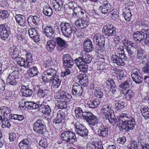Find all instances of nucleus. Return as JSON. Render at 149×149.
<instances>
[{"label":"nucleus","mask_w":149,"mask_h":149,"mask_svg":"<svg viewBox=\"0 0 149 149\" xmlns=\"http://www.w3.org/2000/svg\"><path fill=\"white\" fill-rule=\"evenodd\" d=\"M97 145V146L95 143H88L86 145L87 149H103L102 146Z\"/></svg>","instance_id":"46"},{"label":"nucleus","mask_w":149,"mask_h":149,"mask_svg":"<svg viewBox=\"0 0 149 149\" xmlns=\"http://www.w3.org/2000/svg\"><path fill=\"white\" fill-rule=\"evenodd\" d=\"M111 106L108 105H104L102 108V112L106 113H110L111 111Z\"/></svg>","instance_id":"58"},{"label":"nucleus","mask_w":149,"mask_h":149,"mask_svg":"<svg viewBox=\"0 0 149 149\" xmlns=\"http://www.w3.org/2000/svg\"><path fill=\"white\" fill-rule=\"evenodd\" d=\"M56 46L55 41L53 40H49L47 42L46 48L48 51H51L54 50Z\"/></svg>","instance_id":"38"},{"label":"nucleus","mask_w":149,"mask_h":149,"mask_svg":"<svg viewBox=\"0 0 149 149\" xmlns=\"http://www.w3.org/2000/svg\"><path fill=\"white\" fill-rule=\"evenodd\" d=\"M95 44V49L96 50L100 51L102 49L104 46V42H102L100 41V42L94 43Z\"/></svg>","instance_id":"63"},{"label":"nucleus","mask_w":149,"mask_h":149,"mask_svg":"<svg viewBox=\"0 0 149 149\" xmlns=\"http://www.w3.org/2000/svg\"><path fill=\"white\" fill-rule=\"evenodd\" d=\"M19 75L17 70L13 71L9 74L7 78V83L12 85H15L17 84Z\"/></svg>","instance_id":"10"},{"label":"nucleus","mask_w":149,"mask_h":149,"mask_svg":"<svg viewBox=\"0 0 149 149\" xmlns=\"http://www.w3.org/2000/svg\"><path fill=\"white\" fill-rule=\"evenodd\" d=\"M131 73V76L132 78H134V77H136V76H139V75L141 74L140 72L139 71L135 68H134L132 70Z\"/></svg>","instance_id":"60"},{"label":"nucleus","mask_w":149,"mask_h":149,"mask_svg":"<svg viewBox=\"0 0 149 149\" xmlns=\"http://www.w3.org/2000/svg\"><path fill=\"white\" fill-rule=\"evenodd\" d=\"M130 9V8L126 7L123 11L122 15L124 17L125 20L127 21H130L132 16Z\"/></svg>","instance_id":"32"},{"label":"nucleus","mask_w":149,"mask_h":149,"mask_svg":"<svg viewBox=\"0 0 149 149\" xmlns=\"http://www.w3.org/2000/svg\"><path fill=\"white\" fill-rule=\"evenodd\" d=\"M93 41L94 43L100 42V41H102V42H104V37L99 33L96 34L94 35Z\"/></svg>","instance_id":"44"},{"label":"nucleus","mask_w":149,"mask_h":149,"mask_svg":"<svg viewBox=\"0 0 149 149\" xmlns=\"http://www.w3.org/2000/svg\"><path fill=\"white\" fill-rule=\"evenodd\" d=\"M10 31L6 24L0 25V37L2 40L6 43L10 40Z\"/></svg>","instance_id":"9"},{"label":"nucleus","mask_w":149,"mask_h":149,"mask_svg":"<svg viewBox=\"0 0 149 149\" xmlns=\"http://www.w3.org/2000/svg\"><path fill=\"white\" fill-rule=\"evenodd\" d=\"M133 35L134 40L138 42H141L144 39L146 36L145 43L146 44L149 43V30L142 29L140 31L135 32L133 33Z\"/></svg>","instance_id":"4"},{"label":"nucleus","mask_w":149,"mask_h":149,"mask_svg":"<svg viewBox=\"0 0 149 149\" xmlns=\"http://www.w3.org/2000/svg\"><path fill=\"white\" fill-rule=\"evenodd\" d=\"M122 123L119 126L120 131L123 132H128L130 130L134 129L136 125L135 119L132 117H130L123 121Z\"/></svg>","instance_id":"2"},{"label":"nucleus","mask_w":149,"mask_h":149,"mask_svg":"<svg viewBox=\"0 0 149 149\" xmlns=\"http://www.w3.org/2000/svg\"><path fill=\"white\" fill-rule=\"evenodd\" d=\"M83 46L86 52H89L93 50L92 43L90 40H87L85 41L83 43Z\"/></svg>","instance_id":"27"},{"label":"nucleus","mask_w":149,"mask_h":149,"mask_svg":"<svg viewBox=\"0 0 149 149\" xmlns=\"http://www.w3.org/2000/svg\"><path fill=\"white\" fill-rule=\"evenodd\" d=\"M39 145L40 147L42 148L47 147L48 146V143L46 139L44 138H42L39 141Z\"/></svg>","instance_id":"53"},{"label":"nucleus","mask_w":149,"mask_h":149,"mask_svg":"<svg viewBox=\"0 0 149 149\" xmlns=\"http://www.w3.org/2000/svg\"><path fill=\"white\" fill-rule=\"evenodd\" d=\"M17 22L20 26H24L26 25V17L22 15L18 14L15 16Z\"/></svg>","instance_id":"26"},{"label":"nucleus","mask_w":149,"mask_h":149,"mask_svg":"<svg viewBox=\"0 0 149 149\" xmlns=\"http://www.w3.org/2000/svg\"><path fill=\"white\" fill-rule=\"evenodd\" d=\"M28 71L29 75L32 77L37 75L38 72L37 68L36 66L30 68Z\"/></svg>","instance_id":"47"},{"label":"nucleus","mask_w":149,"mask_h":149,"mask_svg":"<svg viewBox=\"0 0 149 149\" xmlns=\"http://www.w3.org/2000/svg\"><path fill=\"white\" fill-rule=\"evenodd\" d=\"M100 100L95 99L87 102V107L91 108H95L98 106L100 103Z\"/></svg>","instance_id":"25"},{"label":"nucleus","mask_w":149,"mask_h":149,"mask_svg":"<svg viewBox=\"0 0 149 149\" xmlns=\"http://www.w3.org/2000/svg\"><path fill=\"white\" fill-rule=\"evenodd\" d=\"M33 130L39 135L44 134L46 132V126L43 122L38 119L33 125Z\"/></svg>","instance_id":"5"},{"label":"nucleus","mask_w":149,"mask_h":149,"mask_svg":"<svg viewBox=\"0 0 149 149\" xmlns=\"http://www.w3.org/2000/svg\"><path fill=\"white\" fill-rule=\"evenodd\" d=\"M52 59L50 57L43 62L42 65L43 67L47 68L51 67L52 65Z\"/></svg>","instance_id":"48"},{"label":"nucleus","mask_w":149,"mask_h":149,"mask_svg":"<svg viewBox=\"0 0 149 149\" xmlns=\"http://www.w3.org/2000/svg\"><path fill=\"white\" fill-rule=\"evenodd\" d=\"M42 12L45 15L48 17L51 16L53 13L52 8L47 6H45L43 7Z\"/></svg>","instance_id":"36"},{"label":"nucleus","mask_w":149,"mask_h":149,"mask_svg":"<svg viewBox=\"0 0 149 149\" xmlns=\"http://www.w3.org/2000/svg\"><path fill=\"white\" fill-rule=\"evenodd\" d=\"M46 103L44 101L43 103L40 105L39 110L43 113L48 115L51 112V109L50 107L48 105H46Z\"/></svg>","instance_id":"24"},{"label":"nucleus","mask_w":149,"mask_h":149,"mask_svg":"<svg viewBox=\"0 0 149 149\" xmlns=\"http://www.w3.org/2000/svg\"><path fill=\"white\" fill-rule=\"evenodd\" d=\"M26 60L31 66L33 61L32 54L30 52H28L26 53Z\"/></svg>","instance_id":"59"},{"label":"nucleus","mask_w":149,"mask_h":149,"mask_svg":"<svg viewBox=\"0 0 149 149\" xmlns=\"http://www.w3.org/2000/svg\"><path fill=\"white\" fill-rule=\"evenodd\" d=\"M123 59L126 60L127 57L125 54V52L123 49L118 48L117 49L115 55H112V60L114 63H116L118 65L123 66L125 62Z\"/></svg>","instance_id":"1"},{"label":"nucleus","mask_w":149,"mask_h":149,"mask_svg":"<svg viewBox=\"0 0 149 149\" xmlns=\"http://www.w3.org/2000/svg\"><path fill=\"white\" fill-rule=\"evenodd\" d=\"M63 66L64 68H65V67L67 68H70L73 65L74 63L73 62V59L67 61L66 63L63 62Z\"/></svg>","instance_id":"62"},{"label":"nucleus","mask_w":149,"mask_h":149,"mask_svg":"<svg viewBox=\"0 0 149 149\" xmlns=\"http://www.w3.org/2000/svg\"><path fill=\"white\" fill-rule=\"evenodd\" d=\"M116 28L112 24H110L104 26L102 32L104 34L108 36H114L116 34Z\"/></svg>","instance_id":"12"},{"label":"nucleus","mask_w":149,"mask_h":149,"mask_svg":"<svg viewBox=\"0 0 149 149\" xmlns=\"http://www.w3.org/2000/svg\"><path fill=\"white\" fill-rule=\"evenodd\" d=\"M9 13L6 10H2L0 12V17L2 19L6 18L9 16Z\"/></svg>","instance_id":"61"},{"label":"nucleus","mask_w":149,"mask_h":149,"mask_svg":"<svg viewBox=\"0 0 149 149\" xmlns=\"http://www.w3.org/2000/svg\"><path fill=\"white\" fill-rule=\"evenodd\" d=\"M122 93L125 94V98L127 100H130L134 96V93L133 91L130 89L125 90L122 91Z\"/></svg>","instance_id":"39"},{"label":"nucleus","mask_w":149,"mask_h":149,"mask_svg":"<svg viewBox=\"0 0 149 149\" xmlns=\"http://www.w3.org/2000/svg\"><path fill=\"white\" fill-rule=\"evenodd\" d=\"M97 134L100 136L105 137H107L109 134L108 128L107 126L102 125L98 127Z\"/></svg>","instance_id":"18"},{"label":"nucleus","mask_w":149,"mask_h":149,"mask_svg":"<svg viewBox=\"0 0 149 149\" xmlns=\"http://www.w3.org/2000/svg\"><path fill=\"white\" fill-rule=\"evenodd\" d=\"M49 90L48 88H42L39 89L38 91V96L40 98L48 97Z\"/></svg>","instance_id":"23"},{"label":"nucleus","mask_w":149,"mask_h":149,"mask_svg":"<svg viewBox=\"0 0 149 149\" xmlns=\"http://www.w3.org/2000/svg\"><path fill=\"white\" fill-rule=\"evenodd\" d=\"M52 4L54 9L56 12H57L61 9L63 5V1L62 0H53Z\"/></svg>","instance_id":"28"},{"label":"nucleus","mask_w":149,"mask_h":149,"mask_svg":"<svg viewBox=\"0 0 149 149\" xmlns=\"http://www.w3.org/2000/svg\"><path fill=\"white\" fill-rule=\"evenodd\" d=\"M28 32L30 37L35 42H38L40 41L39 35L35 29H29Z\"/></svg>","instance_id":"22"},{"label":"nucleus","mask_w":149,"mask_h":149,"mask_svg":"<svg viewBox=\"0 0 149 149\" xmlns=\"http://www.w3.org/2000/svg\"><path fill=\"white\" fill-rule=\"evenodd\" d=\"M79 60H80L79 58L75 59L74 60L75 63L80 71L85 72L87 71L88 66L87 64L83 63L82 61H80Z\"/></svg>","instance_id":"20"},{"label":"nucleus","mask_w":149,"mask_h":149,"mask_svg":"<svg viewBox=\"0 0 149 149\" xmlns=\"http://www.w3.org/2000/svg\"><path fill=\"white\" fill-rule=\"evenodd\" d=\"M75 130L76 133L81 136L85 137L88 134L87 129L81 124H78L75 125Z\"/></svg>","instance_id":"14"},{"label":"nucleus","mask_w":149,"mask_h":149,"mask_svg":"<svg viewBox=\"0 0 149 149\" xmlns=\"http://www.w3.org/2000/svg\"><path fill=\"white\" fill-rule=\"evenodd\" d=\"M137 143L134 141H132L127 146V149H137Z\"/></svg>","instance_id":"64"},{"label":"nucleus","mask_w":149,"mask_h":149,"mask_svg":"<svg viewBox=\"0 0 149 149\" xmlns=\"http://www.w3.org/2000/svg\"><path fill=\"white\" fill-rule=\"evenodd\" d=\"M56 73L57 72L56 70L49 68L44 72L42 76V79L45 82H50L52 78L57 75H56Z\"/></svg>","instance_id":"8"},{"label":"nucleus","mask_w":149,"mask_h":149,"mask_svg":"<svg viewBox=\"0 0 149 149\" xmlns=\"http://www.w3.org/2000/svg\"><path fill=\"white\" fill-rule=\"evenodd\" d=\"M60 26L63 35L66 37L70 38L74 31L72 29L70 24L69 23L61 22Z\"/></svg>","instance_id":"7"},{"label":"nucleus","mask_w":149,"mask_h":149,"mask_svg":"<svg viewBox=\"0 0 149 149\" xmlns=\"http://www.w3.org/2000/svg\"><path fill=\"white\" fill-rule=\"evenodd\" d=\"M10 118L12 119L17 120L19 121L22 120L24 118V116L22 115L13 114H10Z\"/></svg>","instance_id":"49"},{"label":"nucleus","mask_w":149,"mask_h":149,"mask_svg":"<svg viewBox=\"0 0 149 149\" xmlns=\"http://www.w3.org/2000/svg\"><path fill=\"white\" fill-rule=\"evenodd\" d=\"M56 97L57 98H58L61 100H66L70 101L72 98L71 96L69 94L61 91H59L56 94Z\"/></svg>","instance_id":"21"},{"label":"nucleus","mask_w":149,"mask_h":149,"mask_svg":"<svg viewBox=\"0 0 149 149\" xmlns=\"http://www.w3.org/2000/svg\"><path fill=\"white\" fill-rule=\"evenodd\" d=\"M78 58H79L80 61H82L83 63L86 64L89 63L91 62L92 60L91 56L88 54H85L83 55L82 57H79Z\"/></svg>","instance_id":"40"},{"label":"nucleus","mask_w":149,"mask_h":149,"mask_svg":"<svg viewBox=\"0 0 149 149\" xmlns=\"http://www.w3.org/2000/svg\"><path fill=\"white\" fill-rule=\"evenodd\" d=\"M132 78L134 81L136 83L138 84L141 83L143 79L142 74L136 76Z\"/></svg>","instance_id":"56"},{"label":"nucleus","mask_w":149,"mask_h":149,"mask_svg":"<svg viewBox=\"0 0 149 149\" xmlns=\"http://www.w3.org/2000/svg\"><path fill=\"white\" fill-rule=\"evenodd\" d=\"M76 78L78 82L84 86H86L88 84V76L85 74H78Z\"/></svg>","instance_id":"16"},{"label":"nucleus","mask_w":149,"mask_h":149,"mask_svg":"<svg viewBox=\"0 0 149 149\" xmlns=\"http://www.w3.org/2000/svg\"><path fill=\"white\" fill-rule=\"evenodd\" d=\"M75 24L77 27L81 29L86 28L89 24L86 18H83V17L77 20L75 22Z\"/></svg>","instance_id":"17"},{"label":"nucleus","mask_w":149,"mask_h":149,"mask_svg":"<svg viewBox=\"0 0 149 149\" xmlns=\"http://www.w3.org/2000/svg\"><path fill=\"white\" fill-rule=\"evenodd\" d=\"M68 100H57L56 103V106L60 109H66L68 107L67 102Z\"/></svg>","instance_id":"37"},{"label":"nucleus","mask_w":149,"mask_h":149,"mask_svg":"<svg viewBox=\"0 0 149 149\" xmlns=\"http://www.w3.org/2000/svg\"><path fill=\"white\" fill-rule=\"evenodd\" d=\"M60 78L59 76L57 75L53 78L51 80L50 82L52 81V85L54 88H57L60 86L61 82Z\"/></svg>","instance_id":"31"},{"label":"nucleus","mask_w":149,"mask_h":149,"mask_svg":"<svg viewBox=\"0 0 149 149\" xmlns=\"http://www.w3.org/2000/svg\"><path fill=\"white\" fill-rule=\"evenodd\" d=\"M141 111L143 116L145 119H147L149 117V108L147 107H141Z\"/></svg>","instance_id":"41"},{"label":"nucleus","mask_w":149,"mask_h":149,"mask_svg":"<svg viewBox=\"0 0 149 149\" xmlns=\"http://www.w3.org/2000/svg\"><path fill=\"white\" fill-rule=\"evenodd\" d=\"M93 90L94 91V93L95 96L100 98H101L103 95V93L100 89L99 88H94Z\"/></svg>","instance_id":"52"},{"label":"nucleus","mask_w":149,"mask_h":149,"mask_svg":"<svg viewBox=\"0 0 149 149\" xmlns=\"http://www.w3.org/2000/svg\"><path fill=\"white\" fill-rule=\"evenodd\" d=\"M115 107L117 110L120 109L124 107V103L123 102L120 101H116L115 103Z\"/></svg>","instance_id":"55"},{"label":"nucleus","mask_w":149,"mask_h":149,"mask_svg":"<svg viewBox=\"0 0 149 149\" xmlns=\"http://www.w3.org/2000/svg\"><path fill=\"white\" fill-rule=\"evenodd\" d=\"M74 15L78 16L81 13V14L86 15V12L81 7L78 6L75 7L73 10Z\"/></svg>","instance_id":"35"},{"label":"nucleus","mask_w":149,"mask_h":149,"mask_svg":"<svg viewBox=\"0 0 149 149\" xmlns=\"http://www.w3.org/2000/svg\"><path fill=\"white\" fill-rule=\"evenodd\" d=\"M83 91L82 86L78 83H74L72 90L73 95L75 97L78 98V100L81 99L80 97L82 95Z\"/></svg>","instance_id":"11"},{"label":"nucleus","mask_w":149,"mask_h":149,"mask_svg":"<svg viewBox=\"0 0 149 149\" xmlns=\"http://www.w3.org/2000/svg\"><path fill=\"white\" fill-rule=\"evenodd\" d=\"M84 118L88 123L89 126L95 132L98 127V120L96 117L91 112H87L84 114Z\"/></svg>","instance_id":"3"},{"label":"nucleus","mask_w":149,"mask_h":149,"mask_svg":"<svg viewBox=\"0 0 149 149\" xmlns=\"http://www.w3.org/2000/svg\"><path fill=\"white\" fill-rule=\"evenodd\" d=\"M111 7L110 3L107 1H105L99 7V10L102 13L107 14Z\"/></svg>","instance_id":"19"},{"label":"nucleus","mask_w":149,"mask_h":149,"mask_svg":"<svg viewBox=\"0 0 149 149\" xmlns=\"http://www.w3.org/2000/svg\"><path fill=\"white\" fill-rule=\"evenodd\" d=\"M59 47H61L60 50L65 47V41L60 37L57 38L56 39V43Z\"/></svg>","instance_id":"42"},{"label":"nucleus","mask_w":149,"mask_h":149,"mask_svg":"<svg viewBox=\"0 0 149 149\" xmlns=\"http://www.w3.org/2000/svg\"><path fill=\"white\" fill-rule=\"evenodd\" d=\"M42 28L43 30L44 33L47 37L51 38L54 36L55 33L52 26L49 25L46 26L45 24H42Z\"/></svg>","instance_id":"13"},{"label":"nucleus","mask_w":149,"mask_h":149,"mask_svg":"<svg viewBox=\"0 0 149 149\" xmlns=\"http://www.w3.org/2000/svg\"><path fill=\"white\" fill-rule=\"evenodd\" d=\"M20 149H28L29 147V142L28 138L23 139L19 143Z\"/></svg>","instance_id":"30"},{"label":"nucleus","mask_w":149,"mask_h":149,"mask_svg":"<svg viewBox=\"0 0 149 149\" xmlns=\"http://www.w3.org/2000/svg\"><path fill=\"white\" fill-rule=\"evenodd\" d=\"M105 118L108 119L109 122L113 125H115L116 123L117 122V119L115 117L114 115L113 114H112L110 112L106 113L105 114Z\"/></svg>","instance_id":"33"},{"label":"nucleus","mask_w":149,"mask_h":149,"mask_svg":"<svg viewBox=\"0 0 149 149\" xmlns=\"http://www.w3.org/2000/svg\"><path fill=\"white\" fill-rule=\"evenodd\" d=\"M75 115L76 117L77 118H81L82 116L84 118V113H86L87 112H83L81 109L79 107L76 108L74 110Z\"/></svg>","instance_id":"43"},{"label":"nucleus","mask_w":149,"mask_h":149,"mask_svg":"<svg viewBox=\"0 0 149 149\" xmlns=\"http://www.w3.org/2000/svg\"><path fill=\"white\" fill-rule=\"evenodd\" d=\"M0 110L1 113H3L5 116H8L11 112L10 109L7 107L1 106L0 107Z\"/></svg>","instance_id":"45"},{"label":"nucleus","mask_w":149,"mask_h":149,"mask_svg":"<svg viewBox=\"0 0 149 149\" xmlns=\"http://www.w3.org/2000/svg\"><path fill=\"white\" fill-rule=\"evenodd\" d=\"M61 136L62 140L70 144L73 143L76 139L75 134L70 131L63 132L61 134Z\"/></svg>","instance_id":"6"},{"label":"nucleus","mask_w":149,"mask_h":149,"mask_svg":"<svg viewBox=\"0 0 149 149\" xmlns=\"http://www.w3.org/2000/svg\"><path fill=\"white\" fill-rule=\"evenodd\" d=\"M130 81H126L121 83L119 86L120 88L121 89L122 91L126 90L129 87Z\"/></svg>","instance_id":"50"},{"label":"nucleus","mask_w":149,"mask_h":149,"mask_svg":"<svg viewBox=\"0 0 149 149\" xmlns=\"http://www.w3.org/2000/svg\"><path fill=\"white\" fill-rule=\"evenodd\" d=\"M19 92L22 95L26 97L31 96L33 93L32 89H30L28 85H22L20 89Z\"/></svg>","instance_id":"15"},{"label":"nucleus","mask_w":149,"mask_h":149,"mask_svg":"<svg viewBox=\"0 0 149 149\" xmlns=\"http://www.w3.org/2000/svg\"><path fill=\"white\" fill-rule=\"evenodd\" d=\"M15 60L17 63L21 66H23L27 68H29L30 67L29 63H28L26 60L20 56H19Z\"/></svg>","instance_id":"29"},{"label":"nucleus","mask_w":149,"mask_h":149,"mask_svg":"<svg viewBox=\"0 0 149 149\" xmlns=\"http://www.w3.org/2000/svg\"><path fill=\"white\" fill-rule=\"evenodd\" d=\"M126 51L128 54V55L132 58H133L135 55V50L134 48H131L130 47H127Z\"/></svg>","instance_id":"51"},{"label":"nucleus","mask_w":149,"mask_h":149,"mask_svg":"<svg viewBox=\"0 0 149 149\" xmlns=\"http://www.w3.org/2000/svg\"><path fill=\"white\" fill-rule=\"evenodd\" d=\"M136 48H138L137 53V58L140 59L142 57L143 54V50L142 49L139 45L137 46Z\"/></svg>","instance_id":"57"},{"label":"nucleus","mask_w":149,"mask_h":149,"mask_svg":"<svg viewBox=\"0 0 149 149\" xmlns=\"http://www.w3.org/2000/svg\"><path fill=\"white\" fill-rule=\"evenodd\" d=\"M2 127L3 128L6 127L10 128L11 125L10 123V120L8 119L3 120L2 122Z\"/></svg>","instance_id":"54"},{"label":"nucleus","mask_w":149,"mask_h":149,"mask_svg":"<svg viewBox=\"0 0 149 149\" xmlns=\"http://www.w3.org/2000/svg\"><path fill=\"white\" fill-rule=\"evenodd\" d=\"M11 57L16 60L19 57V51L15 46H13L10 51Z\"/></svg>","instance_id":"34"}]
</instances>
